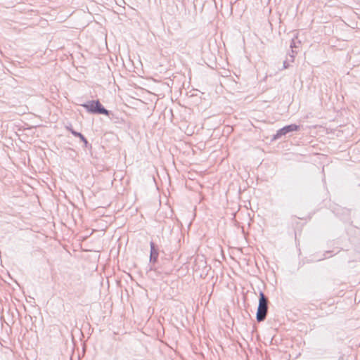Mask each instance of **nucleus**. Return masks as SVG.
<instances>
[{
    "mask_svg": "<svg viewBox=\"0 0 360 360\" xmlns=\"http://www.w3.org/2000/svg\"><path fill=\"white\" fill-rule=\"evenodd\" d=\"M300 128V126L297 125L295 124H292L290 125H287L283 127V128L280 129L277 131L276 134L274 136L273 139L276 140L280 139L281 136L286 135L287 134L298 131Z\"/></svg>",
    "mask_w": 360,
    "mask_h": 360,
    "instance_id": "3",
    "label": "nucleus"
},
{
    "mask_svg": "<svg viewBox=\"0 0 360 360\" xmlns=\"http://www.w3.org/2000/svg\"><path fill=\"white\" fill-rule=\"evenodd\" d=\"M89 113L109 115L110 112L105 109L98 100L88 101L81 105Z\"/></svg>",
    "mask_w": 360,
    "mask_h": 360,
    "instance_id": "1",
    "label": "nucleus"
},
{
    "mask_svg": "<svg viewBox=\"0 0 360 360\" xmlns=\"http://www.w3.org/2000/svg\"><path fill=\"white\" fill-rule=\"evenodd\" d=\"M269 300L263 292H259V304L256 314V319L258 322L264 321L267 316Z\"/></svg>",
    "mask_w": 360,
    "mask_h": 360,
    "instance_id": "2",
    "label": "nucleus"
},
{
    "mask_svg": "<svg viewBox=\"0 0 360 360\" xmlns=\"http://www.w3.org/2000/svg\"><path fill=\"white\" fill-rule=\"evenodd\" d=\"M295 54V52L293 50H292V53L290 55V57L291 58L290 62L294 61Z\"/></svg>",
    "mask_w": 360,
    "mask_h": 360,
    "instance_id": "7",
    "label": "nucleus"
},
{
    "mask_svg": "<svg viewBox=\"0 0 360 360\" xmlns=\"http://www.w3.org/2000/svg\"><path fill=\"white\" fill-rule=\"evenodd\" d=\"M150 262L155 263L158 258L159 250L156 248L155 243L153 241H151L150 243Z\"/></svg>",
    "mask_w": 360,
    "mask_h": 360,
    "instance_id": "4",
    "label": "nucleus"
},
{
    "mask_svg": "<svg viewBox=\"0 0 360 360\" xmlns=\"http://www.w3.org/2000/svg\"><path fill=\"white\" fill-rule=\"evenodd\" d=\"M67 129L71 132V134L75 137H79L80 140L84 143L86 147L89 144L87 139L80 132L75 131L71 127H67Z\"/></svg>",
    "mask_w": 360,
    "mask_h": 360,
    "instance_id": "5",
    "label": "nucleus"
},
{
    "mask_svg": "<svg viewBox=\"0 0 360 360\" xmlns=\"http://www.w3.org/2000/svg\"><path fill=\"white\" fill-rule=\"evenodd\" d=\"M290 46L291 49H292L293 47H295V41L294 39H292Z\"/></svg>",
    "mask_w": 360,
    "mask_h": 360,
    "instance_id": "8",
    "label": "nucleus"
},
{
    "mask_svg": "<svg viewBox=\"0 0 360 360\" xmlns=\"http://www.w3.org/2000/svg\"><path fill=\"white\" fill-rule=\"evenodd\" d=\"M289 63L288 62V60H284L283 61V69H286L289 67Z\"/></svg>",
    "mask_w": 360,
    "mask_h": 360,
    "instance_id": "6",
    "label": "nucleus"
}]
</instances>
